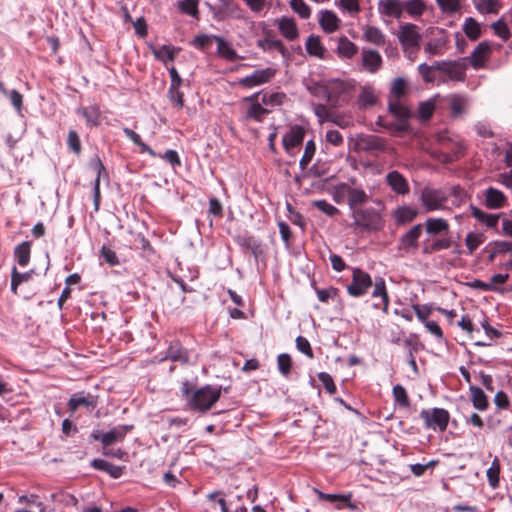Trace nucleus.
<instances>
[{
    "instance_id": "0e129e2a",
    "label": "nucleus",
    "mask_w": 512,
    "mask_h": 512,
    "mask_svg": "<svg viewBox=\"0 0 512 512\" xmlns=\"http://www.w3.org/2000/svg\"><path fill=\"white\" fill-rule=\"evenodd\" d=\"M67 145L75 154L78 155L81 152V142L76 131L71 130L68 133Z\"/></svg>"
},
{
    "instance_id": "49530a36",
    "label": "nucleus",
    "mask_w": 512,
    "mask_h": 512,
    "mask_svg": "<svg viewBox=\"0 0 512 512\" xmlns=\"http://www.w3.org/2000/svg\"><path fill=\"white\" fill-rule=\"evenodd\" d=\"M123 132L135 145L140 148L142 152H146L151 156H156V153L148 145L142 142L139 134L126 127L123 129Z\"/></svg>"
},
{
    "instance_id": "4c0bfd02",
    "label": "nucleus",
    "mask_w": 512,
    "mask_h": 512,
    "mask_svg": "<svg viewBox=\"0 0 512 512\" xmlns=\"http://www.w3.org/2000/svg\"><path fill=\"white\" fill-rule=\"evenodd\" d=\"M462 28L470 40H477L481 35V26L473 17L466 18Z\"/></svg>"
},
{
    "instance_id": "393cba45",
    "label": "nucleus",
    "mask_w": 512,
    "mask_h": 512,
    "mask_svg": "<svg viewBox=\"0 0 512 512\" xmlns=\"http://www.w3.org/2000/svg\"><path fill=\"white\" fill-rule=\"evenodd\" d=\"M470 399L473 407L479 411H485L489 407V400L484 391L474 385L469 386Z\"/></svg>"
},
{
    "instance_id": "dca6fc26",
    "label": "nucleus",
    "mask_w": 512,
    "mask_h": 512,
    "mask_svg": "<svg viewBox=\"0 0 512 512\" xmlns=\"http://www.w3.org/2000/svg\"><path fill=\"white\" fill-rule=\"evenodd\" d=\"M382 66V57L372 49H362V67L369 73H376Z\"/></svg>"
},
{
    "instance_id": "f3484780",
    "label": "nucleus",
    "mask_w": 512,
    "mask_h": 512,
    "mask_svg": "<svg viewBox=\"0 0 512 512\" xmlns=\"http://www.w3.org/2000/svg\"><path fill=\"white\" fill-rule=\"evenodd\" d=\"M422 234V224L414 225L400 239L399 248L405 251L415 250L418 247V240Z\"/></svg>"
},
{
    "instance_id": "f8f14e48",
    "label": "nucleus",
    "mask_w": 512,
    "mask_h": 512,
    "mask_svg": "<svg viewBox=\"0 0 512 512\" xmlns=\"http://www.w3.org/2000/svg\"><path fill=\"white\" fill-rule=\"evenodd\" d=\"M275 24L280 34L288 41H294L299 37V29L293 18L283 16L276 19Z\"/></svg>"
},
{
    "instance_id": "c85d7f7f",
    "label": "nucleus",
    "mask_w": 512,
    "mask_h": 512,
    "mask_svg": "<svg viewBox=\"0 0 512 512\" xmlns=\"http://www.w3.org/2000/svg\"><path fill=\"white\" fill-rule=\"evenodd\" d=\"M363 38L367 42L377 46H382L385 43V36L383 32L374 26L363 27Z\"/></svg>"
},
{
    "instance_id": "9d476101",
    "label": "nucleus",
    "mask_w": 512,
    "mask_h": 512,
    "mask_svg": "<svg viewBox=\"0 0 512 512\" xmlns=\"http://www.w3.org/2000/svg\"><path fill=\"white\" fill-rule=\"evenodd\" d=\"M276 74V70L272 67L255 70L250 75H247L239 80V83L247 88L262 85L269 82Z\"/></svg>"
},
{
    "instance_id": "5fc2aeb1",
    "label": "nucleus",
    "mask_w": 512,
    "mask_h": 512,
    "mask_svg": "<svg viewBox=\"0 0 512 512\" xmlns=\"http://www.w3.org/2000/svg\"><path fill=\"white\" fill-rule=\"evenodd\" d=\"M491 27L494 33L504 41L508 40L511 36L510 28L502 18L494 22Z\"/></svg>"
},
{
    "instance_id": "5701e85b",
    "label": "nucleus",
    "mask_w": 512,
    "mask_h": 512,
    "mask_svg": "<svg viewBox=\"0 0 512 512\" xmlns=\"http://www.w3.org/2000/svg\"><path fill=\"white\" fill-rule=\"evenodd\" d=\"M389 111L400 120L399 129L406 130V120L410 117L411 113L406 106H404L399 99L390 100Z\"/></svg>"
},
{
    "instance_id": "bf43d9fd",
    "label": "nucleus",
    "mask_w": 512,
    "mask_h": 512,
    "mask_svg": "<svg viewBox=\"0 0 512 512\" xmlns=\"http://www.w3.org/2000/svg\"><path fill=\"white\" fill-rule=\"evenodd\" d=\"M451 109L454 115L462 114L467 108V100L464 97L453 95L450 100Z\"/></svg>"
},
{
    "instance_id": "ea45409f",
    "label": "nucleus",
    "mask_w": 512,
    "mask_h": 512,
    "mask_svg": "<svg viewBox=\"0 0 512 512\" xmlns=\"http://www.w3.org/2000/svg\"><path fill=\"white\" fill-rule=\"evenodd\" d=\"M404 10L413 18L420 17L425 9L426 5L423 0H408L403 2Z\"/></svg>"
},
{
    "instance_id": "473e14b6",
    "label": "nucleus",
    "mask_w": 512,
    "mask_h": 512,
    "mask_svg": "<svg viewBox=\"0 0 512 512\" xmlns=\"http://www.w3.org/2000/svg\"><path fill=\"white\" fill-rule=\"evenodd\" d=\"M372 296L375 298L379 297L381 299V302L383 304L382 310L383 312L387 313L389 306V297L386 291L385 281L383 278L376 279L374 283Z\"/></svg>"
},
{
    "instance_id": "6ab92c4d",
    "label": "nucleus",
    "mask_w": 512,
    "mask_h": 512,
    "mask_svg": "<svg viewBox=\"0 0 512 512\" xmlns=\"http://www.w3.org/2000/svg\"><path fill=\"white\" fill-rule=\"evenodd\" d=\"M304 136L305 130L301 126H292L290 130L283 136L282 143L284 149L287 152H290L291 149L303 142Z\"/></svg>"
},
{
    "instance_id": "774afa93",
    "label": "nucleus",
    "mask_w": 512,
    "mask_h": 512,
    "mask_svg": "<svg viewBox=\"0 0 512 512\" xmlns=\"http://www.w3.org/2000/svg\"><path fill=\"white\" fill-rule=\"evenodd\" d=\"M296 347L300 352H302L309 358H313L312 348L310 346L309 341L305 337L298 336L296 338Z\"/></svg>"
},
{
    "instance_id": "13d9d810",
    "label": "nucleus",
    "mask_w": 512,
    "mask_h": 512,
    "mask_svg": "<svg viewBox=\"0 0 512 512\" xmlns=\"http://www.w3.org/2000/svg\"><path fill=\"white\" fill-rule=\"evenodd\" d=\"M393 396L396 403H398L401 407L409 406V398L406 389L402 385L398 384L393 387Z\"/></svg>"
},
{
    "instance_id": "2eb2a0df",
    "label": "nucleus",
    "mask_w": 512,
    "mask_h": 512,
    "mask_svg": "<svg viewBox=\"0 0 512 512\" xmlns=\"http://www.w3.org/2000/svg\"><path fill=\"white\" fill-rule=\"evenodd\" d=\"M91 166L96 173V178L93 185V201L95 211L99 210L100 205V180L102 177H106V169L99 158H95L91 161Z\"/></svg>"
},
{
    "instance_id": "9b49d317",
    "label": "nucleus",
    "mask_w": 512,
    "mask_h": 512,
    "mask_svg": "<svg viewBox=\"0 0 512 512\" xmlns=\"http://www.w3.org/2000/svg\"><path fill=\"white\" fill-rule=\"evenodd\" d=\"M435 69L446 74L451 80L462 81L465 77L466 66L459 61H442L435 64Z\"/></svg>"
},
{
    "instance_id": "1a4fd4ad",
    "label": "nucleus",
    "mask_w": 512,
    "mask_h": 512,
    "mask_svg": "<svg viewBox=\"0 0 512 512\" xmlns=\"http://www.w3.org/2000/svg\"><path fill=\"white\" fill-rule=\"evenodd\" d=\"M339 189L342 194H347V203L351 212L354 209H359L358 206L365 204L369 199V196L362 188L352 187L347 183H340Z\"/></svg>"
},
{
    "instance_id": "79ce46f5",
    "label": "nucleus",
    "mask_w": 512,
    "mask_h": 512,
    "mask_svg": "<svg viewBox=\"0 0 512 512\" xmlns=\"http://www.w3.org/2000/svg\"><path fill=\"white\" fill-rule=\"evenodd\" d=\"M78 113L81 114L85 118L86 123L88 125H90V126L99 125L100 110L97 106H90L87 108L79 109Z\"/></svg>"
},
{
    "instance_id": "72a5a7b5",
    "label": "nucleus",
    "mask_w": 512,
    "mask_h": 512,
    "mask_svg": "<svg viewBox=\"0 0 512 512\" xmlns=\"http://www.w3.org/2000/svg\"><path fill=\"white\" fill-rule=\"evenodd\" d=\"M501 472V463L498 457H495L486 471L489 486L496 489L499 486V476Z\"/></svg>"
},
{
    "instance_id": "f704fd0d",
    "label": "nucleus",
    "mask_w": 512,
    "mask_h": 512,
    "mask_svg": "<svg viewBox=\"0 0 512 512\" xmlns=\"http://www.w3.org/2000/svg\"><path fill=\"white\" fill-rule=\"evenodd\" d=\"M31 253V245L29 242L24 241L17 245L14 250V257L17 263L24 267L29 263Z\"/></svg>"
},
{
    "instance_id": "338daca9",
    "label": "nucleus",
    "mask_w": 512,
    "mask_h": 512,
    "mask_svg": "<svg viewBox=\"0 0 512 512\" xmlns=\"http://www.w3.org/2000/svg\"><path fill=\"white\" fill-rule=\"evenodd\" d=\"M406 90V82L403 78H397L394 80L392 87H391V94L396 98L399 99L401 96L404 95Z\"/></svg>"
},
{
    "instance_id": "c756f323",
    "label": "nucleus",
    "mask_w": 512,
    "mask_h": 512,
    "mask_svg": "<svg viewBox=\"0 0 512 512\" xmlns=\"http://www.w3.org/2000/svg\"><path fill=\"white\" fill-rule=\"evenodd\" d=\"M92 466L97 470L107 472L111 477L115 479L121 477L123 474L122 467L113 465L103 459H94L92 461Z\"/></svg>"
},
{
    "instance_id": "c03bdc74",
    "label": "nucleus",
    "mask_w": 512,
    "mask_h": 512,
    "mask_svg": "<svg viewBox=\"0 0 512 512\" xmlns=\"http://www.w3.org/2000/svg\"><path fill=\"white\" fill-rule=\"evenodd\" d=\"M317 496L321 500H326L332 503H337V508H341V504H347L350 502V495H342V494H327L322 491L315 489L314 490Z\"/></svg>"
},
{
    "instance_id": "4468645a",
    "label": "nucleus",
    "mask_w": 512,
    "mask_h": 512,
    "mask_svg": "<svg viewBox=\"0 0 512 512\" xmlns=\"http://www.w3.org/2000/svg\"><path fill=\"white\" fill-rule=\"evenodd\" d=\"M491 46L488 42L483 41L479 43L470 55V64L474 69L484 67L486 61L491 55Z\"/></svg>"
},
{
    "instance_id": "a878e982",
    "label": "nucleus",
    "mask_w": 512,
    "mask_h": 512,
    "mask_svg": "<svg viewBox=\"0 0 512 512\" xmlns=\"http://www.w3.org/2000/svg\"><path fill=\"white\" fill-rule=\"evenodd\" d=\"M471 215L481 224L485 225L487 228H495L497 227L499 221V215L486 213L478 207H471Z\"/></svg>"
},
{
    "instance_id": "4d7b16f0",
    "label": "nucleus",
    "mask_w": 512,
    "mask_h": 512,
    "mask_svg": "<svg viewBox=\"0 0 512 512\" xmlns=\"http://www.w3.org/2000/svg\"><path fill=\"white\" fill-rule=\"evenodd\" d=\"M316 151V146L313 140H309L305 145V151L303 156L300 159V166L302 169H305L310 161L312 160Z\"/></svg>"
},
{
    "instance_id": "cd10ccee",
    "label": "nucleus",
    "mask_w": 512,
    "mask_h": 512,
    "mask_svg": "<svg viewBox=\"0 0 512 512\" xmlns=\"http://www.w3.org/2000/svg\"><path fill=\"white\" fill-rule=\"evenodd\" d=\"M305 48L309 55L320 59L324 58L325 48L318 36L310 35L306 40Z\"/></svg>"
},
{
    "instance_id": "3c124183",
    "label": "nucleus",
    "mask_w": 512,
    "mask_h": 512,
    "mask_svg": "<svg viewBox=\"0 0 512 512\" xmlns=\"http://www.w3.org/2000/svg\"><path fill=\"white\" fill-rule=\"evenodd\" d=\"M442 12L454 14L460 11L463 0H435Z\"/></svg>"
},
{
    "instance_id": "39448f33",
    "label": "nucleus",
    "mask_w": 512,
    "mask_h": 512,
    "mask_svg": "<svg viewBox=\"0 0 512 512\" xmlns=\"http://www.w3.org/2000/svg\"><path fill=\"white\" fill-rule=\"evenodd\" d=\"M420 417L423 419L425 426L431 429H439L444 431L449 422V413L447 410L442 408H432L422 410Z\"/></svg>"
},
{
    "instance_id": "864d4df0",
    "label": "nucleus",
    "mask_w": 512,
    "mask_h": 512,
    "mask_svg": "<svg viewBox=\"0 0 512 512\" xmlns=\"http://www.w3.org/2000/svg\"><path fill=\"white\" fill-rule=\"evenodd\" d=\"M51 499L54 502H59L65 506H73L74 507L78 504V500L74 495H72L70 493L62 492V491L51 494Z\"/></svg>"
},
{
    "instance_id": "8fccbe9b",
    "label": "nucleus",
    "mask_w": 512,
    "mask_h": 512,
    "mask_svg": "<svg viewBox=\"0 0 512 512\" xmlns=\"http://www.w3.org/2000/svg\"><path fill=\"white\" fill-rule=\"evenodd\" d=\"M289 4L302 19H308L311 16V8L304 0H290Z\"/></svg>"
},
{
    "instance_id": "a19ab883",
    "label": "nucleus",
    "mask_w": 512,
    "mask_h": 512,
    "mask_svg": "<svg viewBox=\"0 0 512 512\" xmlns=\"http://www.w3.org/2000/svg\"><path fill=\"white\" fill-rule=\"evenodd\" d=\"M257 45L264 51L277 50L282 55H285L286 53V48L284 47L283 43L278 39L266 37L264 39L259 40Z\"/></svg>"
},
{
    "instance_id": "e433bc0d",
    "label": "nucleus",
    "mask_w": 512,
    "mask_h": 512,
    "mask_svg": "<svg viewBox=\"0 0 512 512\" xmlns=\"http://www.w3.org/2000/svg\"><path fill=\"white\" fill-rule=\"evenodd\" d=\"M377 102V95L375 90L370 86H364L358 96V103L361 108H366L375 105Z\"/></svg>"
},
{
    "instance_id": "4be33fe9",
    "label": "nucleus",
    "mask_w": 512,
    "mask_h": 512,
    "mask_svg": "<svg viewBox=\"0 0 512 512\" xmlns=\"http://www.w3.org/2000/svg\"><path fill=\"white\" fill-rule=\"evenodd\" d=\"M388 185L398 194H407L409 185L406 179L397 171L389 172L386 176Z\"/></svg>"
},
{
    "instance_id": "c9c22d12",
    "label": "nucleus",
    "mask_w": 512,
    "mask_h": 512,
    "mask_svg": "<svg viewBox=\"0 0 512 512\" xmlns=\"http://www.w3.org/2000/svg\"><path fill=\"white\" fill-rule=\"evenodd\" d=\"M474 5L481 14H496L501 7L499 0H474Z\"/></svg>"
},
{
    "instance_id": "f03ea898",
    "label": "nucleus",
    "mask_w": 512,
    "mask_h": 512,
    "mask_svg": "<svg viewBox=\"0 0 512 512\" xmlns=\"http://www.w3.org/2000/svg\"><path fill=\"white\" fill-rule=\"evenodd\" d=\"M348 85L345 81L339 79L323 80L321 84L316 85L312 93L327 101L330 105L336 106L341 94L345 93Z\"/></svg>"
},
{
    "instance_id": "412c9836",
    "label": "nucleus",
    "mask_w": 512,
    "mask_h": 512,
    "mask_svg": "<svg viewBox=\"0 0 512 512\" xmlns=\"http://www.w3.org/2000/svg\"><path fill=\"white\" fill-rule=\"evenodd\" d=\"M318 21L319 25L326 33L335 32L340 25V19L333 11L330 10L319 11Z\"/></svg>"
},
{
    "instance_id": "7ed1b4c3",
    "label": "nucleus",
    "mask_w": 512,
    "mask_h": 512,
    "mask_svg": "<svg viewBox=\"0 0 512 512\" xmlns=\"http://www.w3.org/2000/svg\"><path fill=\"white\" fill-rule=\"evenodd\" d=\"M353 226L363 231H377L383 227L381 215L373 208H359L351 212Z\"/></svg>"
},
{
    "instance_id": "e2e57ef3",
    "label": "nucleus",
    "mask_w": 512,
    "mask_h": 512,
    "mask_svg": "<svg viewBox=\"0 0 512 512\" xmlns=\"http://www.w3.org/2000/svg\"><path fill=\"white\" fill-rule=\"evenodd\" d=\"M179 9L190 16H197L198 14V1L197 0H183L179 3Z\"/></svg>"
},
{
    "instance_id": "ddd939ff",
    "label": "nucleus",
    "mask_w": 512,
    "mask_h": 512,
    "mask_svg": "<svg viewBox=\"0 0 512 512\" xmlns=\"http://www.w3.org/2000/svg\"><path fill=\"white\" fill-rule=\"evenodd\" d=\"M377 9L380 15L400 19L403 15L404 5L401 0H379Z\"/></svg>"
},
{
    "instance_id": "680f3d73",
    "label": "nucleus",
    "mask_w": 512,
    "mask_h": 512,
    "mask_svg": "<svg viewBox=\"0 0 512 512\" xmlns=\"http://www.w3.org/2000/svg\"><path fill=\"white\" fill-rule=\"evenodd\" d=\"M277 365L282 375H288L292 365L291 357L286 353L280 354L277 358Z\"/></svg>"
},
{
    "instance_id": "58836bf2",
    "label": "nucleus",
    "mask_w": 512,
    "mask_h": 512,
    "mask_svg": "<svg viewBox=\"0 0 512 512\" xmlns=\"http://www.w3.org/2000/svg\"><path fill=\"white\" fill-rule=\"evenodd\" d=\"M215 42H217V52L221 57L230 61L237 58L236 51L229 42L219 36L216 37Z\"/></svg>"
},
{
    "instance_id": "052dcab7",
    "label": "nucleus",
    "mask_w": 512,
    "mask_h": 512,
    "mask_svg": "<svg viewBox=\"0 0 512 512\" xmlns=\"http://www.w3.org/2000/svg\"><path fill=\"white\" fill-rule=\"evenodd\" d=\"M216 37V35H198L193 39V45L198 49H206L216 40Z\"/></svg>"
},
{
    "instance_id": "69168bd1",
    "label": "nucleus",
    "mask_w": 512,
    "mask_h": 512,
    "mask_svg": "<svg viewBox=\"0 0 512 512\" xmlns=\"http://www.w3.org/2000/svg\"><path fill=\"white\" fill-rule=\"evenodd\" d=\"M318 379L323 384L325 390L329 394H334L336 392V385L334 384V381L330 374L326 372H320L318 374Z\"/></svg>"
},
{
    "instance_id": "09e8293b",
    "label": "nucleus",
    "mask_w": 512,
    "mask_h": 512,
    "mask_svg": "<svg viewBox=\"0 0 512 512\" xmlns=\"http://www.w3.org/2000/svg\"><path fill=\"white\" fill-rule=\"evenodd\" d=\"M335 5L351 16L358 14L360 11L359 0H335Z\"/></svg>"
},
{
    "instance_id": "a211bd4d",
    "label": "nucleus",
    "mask_w": 512,
    "mask_h": 512,
    "mask_svg": "<svg viewBox=\"0 0 512 512\" xmlns=\"http://www.w3.org/2000/svg\"><path fill=\"white\" fill-rule=\"evenodd\" d=\"M314 113L318 118V122L323 124L325 122H331L342 128L346 127L348 123L343 117L333 114L325 105L317 104L314 107Z\"/></svg>"
},
{
    "instance_id": "7c9ffc66",
    "label": "nucleus",
    "mask_w": 512,
    "mask_h": 512,
    "mask_svg": "<svg viewBox=\"0 0 512 512\" xmlns=\"http://www.w3.org/2000/svg\"><path fill=\"white\" fill-rule=\"evenodd\" d=\"M337 52H338L339 56H341L343 58L351 59L352 57H354L357 54L358 48L348 38L341 37L338 40Z\"/></svg>"
},
{
    "instance_id": "a18cd8bd",
    "label": "nucleus",
    "mask_w": 512,
    "mask_h": 512,
    "mask_svg": "<svg viewBox=\"0 0 512 512\" xmlns=\"http://www.w3.org/2000/svg\"><path fill=\"white\" fill-rule=\"evenodd\" d=\"M167 357L172 361H177L181 363L188 362L187 351L182 349V347L178 343L172 344L169 347Z\"/></svg>"
},
{
    "instance_id": "423d86ee",
    "label": "nucleus",
    "mask_w": 512,
    "mask_h": 512,
    "mask_svg": "<svg viewBox=\"0 0 512 512\" xmlns=\"http://www.w3.org/2000/svg\"><path fill=\"white\" fill-rule=\"evenodd\" d=\"M372 286V280L368 273L361 269H353L352 282L347 286V292L353 297L364 295Z\"/></svg>"
},
{
    "instance_id": "f257e3e1",
    "label": "nucleus",
    "mask_w": 512,
    "mask_h": 512,
    "mask_svg": "<svg viewBox=\"0 0 512 512\" xmlns=\"http://www.w3.org/2000/svg\"><path fill=\"white\" fill-rule=\"evenodd\" d=\"M182 396L187 400V404L197 411H208L220 398L221 388L206 385L200 389L192 391L188 381L181 385Z\"/></svg>"
},
{
    "instance_id": "bb28decb",
    "label": "nucleus",
    "mask_w": 512,
    "mask_h": 512,
    "mask_svg": "<svg viewBox=\"0 0 512 512\" xmlns=\"http://www.w3.org/2000/svg\"><path fill=\"white\" fill-rule=\"evenodd\" d=\"M179 50V48L173 47L171 45H162L158 48H152V53L156 59L166 64L168 61L174 60Z\"/></svg>"
},
{
    "instance_id": "603ef678",
    "label": "nucleus",
    "mask_w": 512,
    "mask_h": 512,
    "mask_svg": "<svg viewBox=\"0 0 512 512\" xmlns=\"http://www.w3.org/2000/svg\"><path fill=\"white\" fill-rule=\"evenodd\" d=\"M267 113L268 110L263 108L258 102H251L247 109V117L256 121H261Z\"/></svg>"
},
{
    "instance_id": "de8ad7c7",
    "label": "nucleus",
    "mask_w": 512,
    "mask_h": 512,
    "mask_svg": "<svg viewBox=\"0 0 512 512\" xmlns=\"http://www.w3.org/2000/svg\"><path fill=\"white\" fill-rule=\"evenodd\" d=\"M485 240V237L481 233L469 232L465 238V244L468 249V253L472 254Z\"/></svg>"
},
{
    "instance_id": "20e7f679",
    "label": "nucleus",
    "mask_w": 512,
    "mask_h": 512,
    "mask_svg": "<svg viewBox=\"0 0 512 512\" xmlns=\"http://www.w3.org/2000/svg\"><path fill=\"white\" fill-rule=\"evenodd\" d=\"M420 202L426 212L445 210L447 195L440 189L425 187L420 193Z\"/></svg>"
},
{
    "instance_id": "0eeeda50",
    "label": "nucleus",
    "mask_w": 512,
    "mask_h": 512,
    "mask_svg": "<svg viewBox=\"0 0 512 512\" xmlns=\"http://www.w3.org/2000/svg\"><path fill=\"white\" fill-rule=\"evenodd\" d=\"M397 38L404 49L418 47L421 35L418 27L412 23H405L399 26Z\"/></svg>"
},
{
    "instance_id": "6e6d98bb",
    "label": "nucleus",
    "mask_w": 512,
    "mask_h": 512,
    "mask_svg": "<svg viewBox=\"0 0 512 512\" xmlns=\"http://www.w3.org/2000/svg\"><path fill=\"white\" fill-rule=\"evenodd\" d=\"M434 109L435 105L432 100L422 102L419 104L417 116L420 120L426 121L432 116Z\"/></svg>"
},
{
    "instance_id": "6e6552de",
    "label": "nucleus",
    "mask_w": 512,
    "mask_h": 512,
    "mask_svg": "<svg viewBox=\"0 0 512 512\" xmlns=\"http://www.w3.org/2000/svg\"><path fill=\"white\" fill-rule=\"evenodd\" d=\"M132 428V425H119L106 433L93 432L91 436L94 440H99L104 446H108L122 441Z\"/></svg>"
},
{
    "instance_id": "37998d69",
    "label": "nucleus",
    "mask_w": 512,
    "mask_h": 512,
    "mask_svg": "<svg viewBox=\"0 0 512 512\" xmlns=\"http://www.w3.org/2000/svg\"><path fill=\"white\" fill-rule=\"evenodd\" d=\"M68 406L71 413H74L80 406L94 408L96 406V402L92 398L86 397L84 395H74L70 398Z\"/></svg>"
},
{
    "instance_id": "b1692460",
    "label": "nucleus",
    "mask_w": 512,
    "mask_h": 512,
    "mask_svg": "<svg viewBox=\"0 0 512 512\" xmlns=\"http://www.w3.org/2000/svg\"><path fill=\"white\" fill-rule=\"evenodd\" d=\"M393 218L398 225L412 222L418 215V210L411 206H400L393 213Z\"/></svg>"
},
{
    "instance_id": "aec40b11",
    "label": "nucleus",
    "mask_w": 512,
    "mask_h": 512,
    "mask_svg": "<svg viewBox=\"0 0 512 512\" xmlns=\"http://www.w3.org/2000/svg\"><path fill=\"white\" fill-rule=\"evenodd\" d=\"M507 198L504 193L494 187L484 191V203L489 209H500L506 205Z\"/></svg>"
},
{
    "instance_id": "2f4dec72",
    "label": "nucleus",
    "mask_w": 512,
    "mask_h": 512,
    "mask_svg": "<svg viewBox=\"0 0 512 512\" xmlns=\"http://www.w3.org/2000/svg\"><path fill=\"white\" fill-rule=\"evenodd\" d=\"M426 232L428 234L447 233L449 231V224L442 218H428L425 221Z\"/></svg>"
}]
</instances>
